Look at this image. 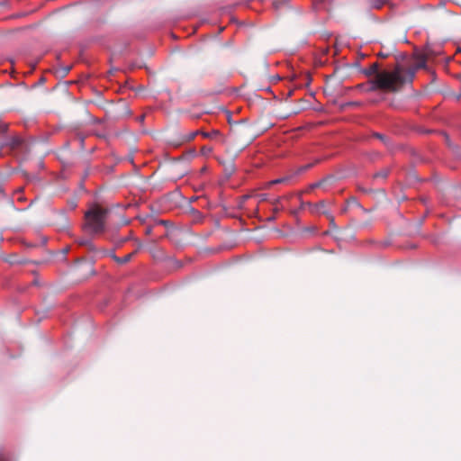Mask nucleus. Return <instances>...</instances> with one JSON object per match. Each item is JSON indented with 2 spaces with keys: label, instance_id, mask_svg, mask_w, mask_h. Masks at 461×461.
Wrapping results in <instances>:
<instances>
[{
  "label": "nucleus",
  "instance_id": "21",
  "mask_svg": "<svg viewBox=\"0 0 461 461\" xmlns=\"http://www.w3.org/2000/svg\"><path fill=\"white\" fill-rule=\"evenodd\" d=\"M79 244L82 246H88L89 248H92V244L88 242L86 240H80Z\"/></svg>",
  "mask_w": 461,
  "mask_h": 461
},
{
  "label": "nucleus",
  "instance_id": "11",
  "mask_svg": "<svg viewBox=\"0 0 461 461\" xmlns=\"http://www.w3.org/2000/svg\"><path fill=\"white\" fill-rule=\"evenodd\" d=\"M375 138L380 140L386 147H390V141L388 138L385 135H383L381 133L375 132L373 135Z\"/></svg>",
  "mask_w": 461,
  "mask_h": 461
},
{
  "label": "nucleus",
  "instance_id": "5",
  "mask_svg": "<svg viewBox=\"0 0 461 461\" xmlns=\"http://www.w3.org/2000/svg\"><path fill=\"white\" fill-rule=\"evenodd\" d=\"M23 140L18 136L5 137V140L0 143V150L5 147H9L12 149H17Z\"/></svg>",
  "mask_w": 461,
  "mask_h": 461
},
{
  "label": "nucleus",
  "instance_id": "14",
  "mask_svg": "<svg viewBox=\"0 0 461 461\" xmlns=\"http://www.w3.org/2000/svg\"><path fill=\"white\" fill-rule=\"evenodd\" d=\"M8 124L0 121V134L4 133L7 131Z\"/></svg>",
  "mask_w": 461,
  "mask_h": 461
},
{
  "label": "nucleus",
  "instance_id": "2",
  "mask_svg": "<svg viewBox=\"0 0 461 461\" xmlns=\"http://www.w3.org/2000/svg\"><path fill=\"white\" fill-rule=\"evenodd\" d=\"M108 211L100 206H94L86 212V227L95 233L104 229V221Z\"/></svg>",
  "mask_w": 461,
  "mask_h": 461
},
{
  "label": "nucleus",
  "instance_id": "25",
  "mask_svg": "<svg viewBox=\"0 0 461 461\" xmlns=\"http://www.w3.org/2000/svg\"><path fill=\"white\" fill-rule=\"evenodd\" d=\"M71 69V67L65 68V74L67 75Z\"/></svg>",
  "mask_w": 461,
  "mask_h": 461
},
{
  "label": "nucleus",
  "instance_id": "6",
  "mask_svg": "<svg viewBox=\"0 0 461 461\" xmlns=\"http://www.w3.org/2000/svg\"><path fill=\"white\" fill-rule=\"evenodd\" d=\"M200 131H196L186 134H183L179 137V139L176 141H172L170 142V144H172L174 147H178L183 143L192 141L197 134H200Z\"/></svg>",
  "mask_w": 461,
  "mask_h": 461
},
{
  "label": "nucleus",
  "instance_id": "12",
  "mask_svg": "<svg viewBox=\"0 0 461 461\" xmlns=\"http://www.w3.org/2000/svg\"><path fill=\"white\" fill-rule=\"evenodd\" d=\"M288 180V178L286 177H282V178H277V179H275L273 181H270L267 185L270 186V185H276V184H281V183H285Z\"/></svg>",
  "mask_w": 461,
  "mask_h": 461
},
{
  "label": "nucleus",
  "instance_id": "4",
  "mask_svg": "<svg viewBox=\"0 0 461 461\" xmlns=\"http://www.w3.org/2000/svg\"><path fill=\"white\" fill-rule=\"evenodd\" d=\"M309 209L312 213L317 214L321 213L327 216L330 212L327 210L328 207V202L325 200H321L317 203H308Z\"/></svg>",
  "mask_w": 461,
  "mask_h": 461
},
{
  "label": "nucleus",
  "instance_id": "24",
  "mask_svg": "<svg viewBox=\"0 0 461 461\" xmlns=\"http://www.w3.org/2000/svg\"><path fill=\"white\" fill-rule=\"evenodd\" d=\"M378 56H379L380 58H386V57H388V55H387V54H384V53H382V52H380V53L378 54Z\"/></svg>",
  "mask_w": 461,
  "mask_h": 461
},
{
  "label": "nucleus",
  "instance_id": "28",
  "mask_svg": "<svg viewBox=\"0 0 461 461\" xmlns=\"http://www.w3.org/2000/svg\"><path fill=\"white\" fill-rule=\"evenodd\" d=\"M369 223H370V221L369 222H366V223H364V226H367Z\"/></svg>",
  "mask_w": 461,
  "mask_h": 461
},
{
  "label": "nucleus",
  "instance_id": "9",
  "mask_svg": "<svg viewBox=\"0 0 461 461\" xmlns=\"http://www.w3.org/2000/svg\"><path fill=\"white\" fill-rule=\"evenodd\" d=\"M389 173H390L389 168H383V169L379 170L378 172H376L375 174H374L373 178H374V180H377L379 178L385 179L388 176Z\"/></svg>",
  "mask_w": 461,
  "mask_h": 461
},
{
  "label": "nucleus",
  "instance_id": "27",
  "mask_svg": "<svg viewBox=\"0 0 461 461\" xmlns=\"http://www.w3.org/2000/svg\"><path fill=\"white\" fill-rule=\"evenodd\" d=\"M68 251V248L64 249V253H67Z\"/></svg>",
  "mask_w": 461,
  "mask_h": 461
},
{
  "label": "nucleus",
  "instance_id": "15",
  "mask_svg": "<svg viewBox=\"0 0 461 461\" xmlns=\"http://www.w3.org/2000/svg\"><path fill=\"white\" fill-rule=\"evenodd\" d=\"M279 201L280 198H276L272 202L273 205L275 206L273 209L274 212H277L279 211V208L277 207V203H279Z\"/></svg>",
  "mask_w": 461,
  "mask_h": 461
},
{
  "label": "nucleus",
  "instance_id": "23",
  "mask_svg": "<svg viewBox=\"0 0 461 461\" xmlns=\"http://www.w3.org/2000/svg\"><path fill=\"white\" fill-rule=\"evenodd\" d=\"M144 119H145V115H144V114H142V115H140V116H139V117H138V121H139L140 122H142L144 121Z\"/></svg>",
  "mask_w": 461,
  "mask_h": 461
},
{
  "label": "nucleus",
  "instance_id": "10",
  "mask_svg": "<svg viewBox=\"0 0 461 461\" xmlns=\"http://www.w3.org/2000/svg\"><path fill=\"white\" fill-rule=\"evenodd\" d=\"M200 134L203 137V138H206V139H213L217 136L220 135V131H217V130H213L210 132H207V131H201Z\"/></svg>",
  "mask_w": 461,
  "mask_h": 461
},
{
  "label": "nucleus",
  "instance_id": "29",
  "mask_svg": "<svg viewBox=\"0 0 461 461\" xmlns=\"http://www.w3.org/2000/svg\"><path fill=\"white\" fill-rule=\"evenodd\" d=\"M5 2L0 1V5H3Z\"/></svg>",
  "mask_w": 461,
  "mask_h": 461
},
{
  "label": "nucleus",
  "instance_id": "20",
  "mask_svg": "<svg viewBox=\"0 0 461 461\" xmlns=\"http://www.w3.org/2000/svg\"><path fill=\"white\" fill-rule=\"evenodd\" d=\"M425 63H426V57L422 56L420 58V61L419 62L418 64V67L419 68H421V67H424L425 66Z\"/></svg>",
  "mask_w": 461,
  "mask_h": 461
},
{
  "label": "nucleus",
  "instance_id": "17",
  "mask_svg": "<svg viewBox=\"0 0 461 461\" xmlns=\"http://www.w3.org/2000/svg\"><path fill=\"white\" fill-rule=\"evenodd\" d=\"M258 202H265L267 200V194H260L258 195Z\"/></svg>",
  "mask_w": 461,
  "mask_h": 461
},
{
  "label": "nucleus",
  "instance_id": "1",
  "mask_svg": "<svg viewBox=\"0 0 461 461\" xmlns=\"http://www.w3.org/2000/svg\"><path fill=\"white\" fill-rule=\"evenodd\" d=\"M365 74L367 77L374 76L371 80V91L382 90L392 93L398 92L407 80L411 81L413 77V73L410 72L407 78L404 68L400 65H396L393 70H380L378 62L371 64L365 70Z\"/></svg>",
  "mask_w": 461,
  "mask_h": 461
},
{
  "label": "nucleus",
  "instance_id": "16",
  "mask_svg": "<svg viewBox=\"0 0 461 461\" xmlns=\"http://www.w3.org/2000/svg\"><path fill=\"white\" fill-rule=\"evenodd\" d=\"M327 218L330 220V225H331L333 228H336V224H335L334 217H333L330 213H329V214L327 215Z\"/></svg>",
  "mask_w": 461,
  "mask_h": 461
},
{
  "label": "nucleus",
  "instance_id": "3",
  "mask_svg": "<svg viewBox=\"0 0 461 461\" xmlns=\"http://www.w3.org/2000/svg\"><path fill=\"white\" fill-rule=\"evenodd\" d=\"M447 14L444 2H439L437 5H426L421 9V16L424 19H438Z\"/></svg>",
  "mask_w": 461,
  "mask_h": 461
},
{
  "label": "nucleus",
  "instance_id": "22",
  "mask_svg": "<svg viewBox=\"0 0 461 461\" xmlns=\"http://www.w3.org/2000/svg\"><path fill=\"white\" fill-rule=\"evenodd\" d=\"M0 461H10V459L3 453H0Z\"/></svg>",
  "mask_w": 461,
  "mask_h": 461
},
{
  "label": "nucleus",
  "instance_id": "8",
  "mask_svg": "<svg viewBox=\"0 0 461 461\" xmlns=\"http://www.w3.org/2000/svg\"><path fill=\"white\" fill-rule=\"evenodd\" d=\"M137 253V250L122 257V258H120V257H117L115 254H113L112 255V258L118 264L120 265H123V264H126L128 262H130L132 258L134 257V255Z\"/></svg>",
  "mask_w": 461,
  "mask_h": 461
},
{
  "label": "nucleus",
  "instance_id": "19",
  "mask_svg": "<svg viewBox=\"0 0 461 461\" xmlns=\"http://www.w3.org/2000/svg\"><path fill=\"white\" fill-rule=\"evenodd\" d=\"M384 3V2H380V1L375 2L373 7L375 9H380V8H382Z\"/></svg>",
  "mask_w": 461,
  "mask_h": 461
},
{
  "label": "nucleus",
  "instance_id": "26",
  "mask_svg": "<svg viewBox=\"0 0 461 461\" xmlns=\"http://www.w3.org/2000/svg\"><path fill=\"white\" fill-rule=\"evenodd\" d=\"M275 219H276V217H275V216H270L267 220H268V221H274Z\"/></svg>",
  "mask_w": 461,
  "mask_h": 461
},
{
  "label": "nucleus",
  "instance_id": "7",
  "mask_svg": "<svg viewBox=\"0 0 461 461\" xmlns=\"http://www.w3.org/2000/svg\"><path fill=\"white\" fill-rule=\"evenodd\" d=\"M349 206H356L357 208H360L364 212H369L368 210L363 208L362 205L359 203V202L357 200V198L353 197V196L347 200V204L342 209V212L343 213L346 212L348 210Z\"/></svg>",
  "mask_w": 461,
  "mask_h": 461
},
{
  "label": "nucleus",
  "instance_id": "13",
  "mask_svg": "<svg viewBox=\"0 0 461 461\" xmlns=\"http://www.w3.org/2000/svg\"><path fill=\"white\" fill-rule=\"evenodd\" d=\"M288 2H282V1H279V2H274L273 4V6L276 10H279L281 9L283 6L286 5Z\"/></svg>",
  "mask_w": 461,
  "mask_h": 461
},
{
  "label": "nucleus",
  "instance_id": "18",
  "mask_svg": "<svg viewBox=\"0 0 461 461\" xmlns=\"http://www.w3.org/2000/svg\"><path fill=\"white\" fill-rule=\"evenodd\" d=\"M202 151L204 154L211 153L212 151V148L204 146L202 148Z\"/></svg>",
  "mask_w": 461,
  "mask_h": 461
}]
</instances>
